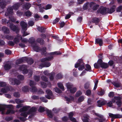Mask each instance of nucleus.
<instances>
[{
	"label": "nucleus",
	"instance_id": "obj_52",
	"mask_svg": "<svg viewBox=\"0 0 122 122\" xmlns=\"http://www.w3.org/2000/svg\"><path fill=\"white\" fill-rule=\"evenodd\" d=\"M54 89L55 91L57 93H61V91L58 88L56 87Z\"/></svg>",
	"mask_w": 122,
	"mask_h": 122
},
{
	"label": "nucleus",
	"instance_id": "obj_47",
	"mask_svg": "<svg viewBox=\"0 0 122 122\" xmlns=\"http://www.w3.org/2000/svg\"><path fill=\"white\" fill-rule=\"evenodd\" d=\"M30 91L32 92H35L37 91V89L35 87L33 86L31 87Z\"/></svg>",
	"mask_w": 122,
	"mask_h": 122
},
{
	"label": "nucleus",
	"instance_id": "obj_50",
	"mask_svg": "<svg viewBox=\"0 0 122 122\" xmlns=\"http://www.w3.org/2000/svg\"><path fill=\"white\" fill-rule=\"evenodd\" d=\"M34 78L35 81H39L40 80V76H34Z\"/></svg>",
	"mask_w": 122,
	"mask_h": 122
},
{
	"label": "nucleus",
	"instance_id": "obj_19",
	"mask_svg": "<svg viewBox=\"0 0 122 122\" xmlns=\"http://www.w3.org/2000/svg\"><path fill=\"white\" fill-rule=\"evenodd\" d=\"M3 32L5 34H8L10 33V30L8 28L5 26H3L2 28Z\"/></svg>",
	"mask_w": 122,
	"mask_h": 122
},
{
	"label": "nucleus",
	"instance_id": "obj_39",
	"mask_svg": "<svg viewBox=\"0 0 122 122\" xmlns=\"http://www.w3.org/2000/svg\"><path fill=\"white\" fill-rule=\"evenodd\" d=\"M9 89L7 87H6L5 88H3L1 89V92L3 93H6L9 91Z\"/></svg>",
	"mask_w": 122,
	"mask_h": 122
},
{
	"label": "nucleus",
	"instance_id": "obj_41",
	"mask_svg": "<svg viewBox=\"0 0 122 122\" xmlns=\"http://www.w3.org/2000/svg\"><path fill=\"white\" fill-rule=\"evenodd\" d=\"M61 53L59 51H55L50 53V54L51 55H57L60 54Z\"/></svg>",
	"mask_w": 122,
	"mask_h": 122
},
{
	"label": "nucleus",
	"instance_id": "obj_3",
	"mask_svg": "<svg viewBox=\"0 0 122 122\" xmlns=\"http://www.w3.org/2000/svg\"><path fill=\"white\" fill-rule=\"evenodd\" d=\"M66 85L68 90L70 91V93H73L76 92V88L73 87V85L71 84L67 83L66 84Z\"/></svg>",
	"mask_w": 122,
	"mask_h": 122
},
{
	"label": "nucleus",
	"instance_id": "obj_42",
	"mask_svg": "<svg viewBox=\"0 0 122 122\" xmlns=\"http://www.w3.org/2000/svg\"><path fill=\"white\" fill-rule=\"evenodd\" d=\"M25 15L26 16L29 17L32 15V13L29 10L25 12Z\"/></svg>",
	"mask_w": 122,
	"mask_h": 122
},
{
	"label": "nucleus",
	"instance_id": "obj_38",
	"mask_svg": "<svg viewBox=\"0 0 122 122\" xmlns=\"http://www.w3.org/2000/svg\"><path fill=\"white\" fill-rule=\"evenodd\" d=\"M19 7V4H14L13 6V9L15 10H17Z\"/></svg>",
	"mask_w": 122,
	"mask_h": 122
},
{
	"label": "nucleus",
	"instance_id": "obj_28",
	"mask_svg": "<svg viewBox=\"0 0 122 122\" xmlns=\"http://www.w3.org/2000/svg\"><path fill=\"white\" fill-rule=\"evenodd\" d=\"M82 119L84 122H87L89 120V117L86 115H84L82 117Z\"/></svg>",
	"mask_w": 122,
	"mask_h": 122
},
{
	"label": "nucleus",
	"instance_id": "obj_23",
	"mask_svg": "<svg viewBox=\"0 0 122 122\" xmlns=\"http://www.w3.org/2000/svg\"><path fill=\"white\" fill-rule=\"evenodd\" d=\"M96 43L99 44L100 46H102L103 44V41L102 40L100 39H96Z\"/></svg>",
	"mask_w": 122,
	"mask_h": 122
},
{
	"label": "nucleus",
	"instance_id": "obj_57",
	"mask_svg": "<svg viewBox=\"0 0 122 122\" xmlns=\"http://www.w3.org/2000/svg\"><path fill=\"white\" fill-rule=\"evenodd\" d=\"M5 38L8 40H12L13 39V37L12 36L7 35L6 36Z\"/></svg>",
	"mask_w": 122,
	"mask_h": 122
},
{
	"label": "nucleus",
	"instance_id": "obj_44",
	"mask_svg": "<svg viewBox=\"0 0 122 122\" xmlns=\"http://www.w3.org/2000/svg\"><path fill=\"white\" fill-rule=\"evenodd\" d=\"M84 99V97L83 96L80 97L78 99L77 102H80L82 101Z\"/></svg>",
	"mask_w": 122,
	"mask_h": 122
},
{
	"label": "nucleus",
	"instance_id": "obj_62",
	"mask_svg": "<svg viewBox=\"0 0 122 122\" xmlns=\"http://www.w3.org/2000/svg\"><path fill=\"white\" fill-rule=\"evenodd\" d=\"M14 96L15 97H20V95L19 93L17 92H15L14 94Z\"/></svg>",
	"mask_w": 122,
	"mask_h": 122
},
{
	"label": "nucleus",
	"instance_id": "obj_20",
	"mask_svg": "<svg viewBox=\"0 0 122 122\" xmlns=\"http://www.w3.org/2000/svg\"><path fill=\"white\" fill-rule=\"evenodd\" d=\"M74 114V113L73 112H71L69 114V116L70 118V120L73 122H77L76 119L74 118H72V117L73 116Z\"/></svg>",
	"mask_w": 122,
	"mask_h": 122
},
{
	"label": "nucleus",
	"instance_id": "obj_59",
	"mask_svg": "<svg viewBox=\"0 0 122 122\" xmlns=\"http://www.w3.org/2000/svg\"><path fill=\"white\" fill-rule=\"evenodd\" d=\"M8 44L11 46H13L14 45L15 43L14 42L12 41H9L8 42Z\"/></svg>",
	"mask_w": 122,
	"mask_h": 122
},
{
	"label": "nucleus",
	"instance_id": "obj_34",
	"mask_svg": "<svg viewBox=\"0 0 122 122\" xmlns=\"http://www.w3.org/2000/svg\"><path fill=\"white\" fill-rule=\"evenodd\" d=\"M14 111L11 109H9L7 110V111L6 113V114H13L14 113Z\"/></svg>",
	"mask_w": 122,
	"mask_h": 122
},
{
	"label": "nucleus",
	"instance_id": "obj_43",
	"mask_svg": "<svg viewBox=\"0 0 122 122\" xmlns=\"http://www.w3.org/2000/svg\"><path fill=\"white\" fill-rule=\"evenodd\" d=\"M5 1L4 2H1L0 3V6L2 9L5 8Z\"/></svg>",
	"mask_w": 122,
	"mask_h": 122
},
{
	"label": "nucleus",
	"instance_id": "obj_26",
	"mask_svg": "<svg viewBox=\"0 0 122 122\" xmlns=\"http://www.w3.org/2000/svg\"><path fill=\"white\" fill-rule=\"evenodd\" d=\"M26 59V57H25L22 59H19L17 60L16 63L17 64H20L21 63L24 61Z\"/></svg>",
	"mask_w": 122,
	"mask_h": 122
},
{
	"label": "nucleus",
	"instance_id": "obj_29",
	"mask_svg": "<svg viewBox=\"0 0 122 122\" xmlns=\"http://www.w3.org/2000/svg\"><path fill=\"white\" fill-rule=\"evenodd\" d=\"M51 64L50 62H47L45 64H41L40 65V66L41 67H47L50 66Z\"/></svg>",
	"mask_w": 122,
	"mask_h": 122
},
{
	"label": "nucleus",
	"instance_id": "obj_32",
	"mask_svg": "<svg viewBox=\"0 0 122 122\" xmlns=\"http://www.w3.org/2000/svg\"><path fill=\"white\" fill-rule=\"evenodd\" d=\"M37 29L38 31L41 32H45L44 28L42 27L39 26L38 27Z\"/></svg>",
	"mask_w": 122,
	"mask_h": 122
},
{
	"label": "nucleus",
	"instance_id": "obj_16",
	"mask_svg": "<svg viewBox=\"0 0 122 122\" xmlns=\"http://www.w3.org/2000/svg\"><path fill=\"white\" fill-rule=\"evenodd\" d=\"M13 10L12 7H9L7 9V11L5 14L6 16L9 15L10 14H12L13 13Z\"/></svg>",
	"mask_w": 122,
	"mask_h": 122
},
{
	"label": "nucleus",
	"instance_id": "obj_27",
	"mask_svg": "<svg viewBox=\"0 0 122 122\" xmlns=\"http://www.w3.org/2000/svg\"><path fill=\"white\" fill-rule=\"evenodd\" d=\"M11 64L10 63L5 65L4 68L5 70H7L10 69L11 67Z\"/></svg>",
	"mask_w": 122,
	"mask_h": 122
},
{
	"label": "nucleus",
	"instance_id": "obj_56",
	"mask_svg": "<svg viewBox=\"0 0 122 122\" xmlns=\"http://www.w3.org/2000/svg\"><path fill=\"white\" fill-rule=\"evenodd\" d=\"M36 84L34 82L32 81H30V85L31 87L34 86Z\"/></svg>",
	"mask_w": 122,
	"mask_h": 122
},
{
	"label": "nucleus",
	"instance_id": "obj_18",
	"mask_svg": "<svg viewBox=\"0 0 122 122\" xmlns=\"http://www.w3.org/2000/svg\"><path fill=\"white\" fill-rule=\"evenodd\" d=\"M98 5L93 2H91L90 3V7L92 8L93 10H97L98 7Z\"/></svg>",
	"mask_w": 122,
	"mask_h": 122
},
{
	"label": "nucleus",
	"instance_id": "obj_30",
	"mask_svg": "<svg viewBox=\"0 0 122 122\" xmlns=\"http://www.w3.org/2000/svg\"><path fill=\"white\" fill-rule=\"evenodd\" d=\"M57 85L63 91H64V87L61 83H57Z\"/></svg>",
	"mask_w": 122,
	"mask_h": 122
},
{
	"label": "nucleus",
	"instance_id": "obj_51",
	"mask_svg": "<svg viewBox=\"0 0 122 122\" xmlns=\"http://www.w3.org/2000/svg\"><path fill=\"white\" fill-rule=\"evenodd\" d=\"M5 53L7 55H9L11 54V51L8 49H6L5 50Z\"/></svg>",
	"mask_w": 122,
	"mask_h": 122
},
{
	"label": "nucleus",
	"instance_id": "obj_15",
	"mask_svg": "<svg viewBox=\"0 0 122 122\" xmlns=\"http://www.w3.org/2000/svg\"><path fill=\"white\" fill-rule=\"evenodd\" d=\"M19 39H22V37L19 34H18L16 37H15L14 40V41L15 43L17 44L19 42Z\"/></svg>",
	"mask_w": 122,
	"mask_h": 122
},
{
	"label": "nucleus",
	"instance_id": "obj_21",
	"mask_svg": "<svg viewBox=\"0 0 122 122\" xmlns=\"http://www.w3.org/2000/svg\"><path fill=\"white\" fill-rule=\"evenodd\" d=\"M107 9L106 8L102 6L99 10V12L102 14L107 12Z\"/></svg>",
	"mask_w": 122,
	"mask_h": 122
},
{
	"label": "nucleus",
	"instance_id": "obj_6",
	"mask_svg": "<svg viewBox=\"0 0 122 122\" xmlns=\"http://www.w3.org/2000/svg\"><path fill=\"white\" fill-rule=\"evenodd\" d=\"M98 63L100 65L101 67L104 69H106L108 67V64L104 62H103L102 60L101 59H99L98 60Z\"/></svg>",
	"mask_w": 122,
	"mask_h": 122
},
{
	"label": "nucleus",
	"instance_id": "obj_53",
	"mask_svg": "<svg viewBox=\"0 0 122 122\" xmlns=\"http://www.w3.org/2000/svg\"><path fill=\"white\" fill-rule=\"evenodd\" d=\"M22 90L24 92H26L28 90V88L27 86H24L22 87Z\"/></svg>",
	"mask_w": 122,
	"mask_h": 122
},
{
	"label": "nucleus",
	"instance_id": "obj_8",
	"mask_svg": "<svg viewBox=\"0 0 122 122\" xmlns=\"http://www.w3.org/2000/svg\"><path fill=\"white\" fill-rule=\"evenodd\" d=\"M46 92L47 94L45 95V97L46 98L49 99L52 98H54L53 97L52 93L50 90L49 89L46 90Z\"/></svg>",
	"mask_w": 122,
	"mask_h": 122
},
{
	"label": "nucleus",
	"instance_id": "obj_45",
	"mask_svg": "<svg viewBox=\"0 0 122 122\" xmlns=\"http://www.w3.org/2000/svg\"><path fill=\"white\" fill-rule=\"evenodd\" d=\"M86 70H88V71H92L91 67L90 66L88 65L87 64L86 65Z\"/></svg>",
	"mask_w": 122,
	"mask_h": 122
},
{
	"label": "nucleus",
	"instance_id": "obj_17",
	"mask_svg": "<svg viewBox=\"0 0 122 122\" xmlns=\"http://www.w3.org/2000/svg\"><path fill=\"white\" fill-rule=\"evenodd\" d=\"M109 116L112 118H120L122 117L121 115L118 114H114L111 113H109Z\"/></svg>",
	"mask_w": 122,
	"mask_h": 122
},
{
	"label": "nucleus",
	"instance_id": "obj_54",
	"mask_svg": "<svg viewBox=\"0 0 122 122\" xmlns=\"http://www.w3.org/2000/svg\"><path fill=\"white\" fill-rule=\"evenodd\" d=\"M41 78L44 81H47L48 79L45 76H43L41 77Z\"/></svg>",
	"mask_w": 122,
	"mask_h": 122
},
{
	"label": "nucleus",
	"instance_id": "obj_9",
	"mask_svg": "<svg viewBox=\"0 0 122 122\" xmlns=\"http://www.w3.org/2000/svg\"><path fill=\"white\" fill-rule=\"evenodd\" d=\"M33 41L31 42L32 46L33 47V49L35 51L38 52L40 51V49L38 46L35 44L34 38L33 39Z\"/></svg>",
	"mask_w": 122,
	"mask_h": 122
},
{
	"label": "nucleus",
	"instance_id": "obj_37",
	"mask_svg": "<svg viewBox=\"0 0 122 122\" xmlns=\"http://www.w3.org/2000/svg\"><path fill=\"white\" fill-rule=\"evenodd\" d=\"M65 98L66 101L70 102H71V101H73L74 100L73 97H70V98L67 97H65Z\"/></svg>",
	"mask_w": 122,
	"mask_h": 122
},
{
	"label": "nucleus",
	"instance_id": "obj_4",
	"mask_svg": "<svg viewBox=\"0 0 122 122\" xmlns=\"http://www.w3.org/2000/svg\"><path fill=\"white\" fill-rule=\"evenodd\" d=\"M78 63L76 64L75 65V68L78 67V70L80 71H82L84 68V63L82 62V60H78Z\"/></svg>",
	"mask_w": 122,
	"mask_h": 122
},
{
	"label": "nucleus",
	"instance_id": "obj_31",
	"mask_svg": "<svg viewBox=\"0 0 122 122\" xmlns=\"http://www.w3.org/2000/svg\"><path fill=\"white\" fill-rule=\"evenodd\" d=\"M99 21L100 20L99 19L97 18H95L93 19L92 22L97 24Z\"/></svg>",
	"mask_w": 122,
	"mask_h": 122
},
{
	"label": "nucleus",
	"instance_id": "obj_46",
	"mask_svg": "<svg viewBox=\"0 0 122 122\" xmlns=\"http://www.w3.org/2000/svg\"><path fill=\"white\" fill-rule=\"evenodd\" d=\"M113 84L115 86L117 87H119L121 85V84L115 82L113 83Z\"/></svg>",
	"mask_w": 122,
	"mask_h": 122
},
{
	"label": "nucleus",
	"instance_id": "obj_11",
	"mask_svg": "<svg viewBox=\"0 0 122 122\" xmlns=\"http://www.w3.org/2000/svg\"><path fill=\"white\" fill-rule=\"evenodd\" d=\"M10 23V27L11 29L13 31H15L16 33L19 32V29L15 25L12 24Z\"/></svg>",
	"mask_w": 122,
	"mask_h": 122
},
{
	"label": "nucleus",
	"instance_id": "obj_58",
	"mask_svg": "<svg viewBox=\"0 0 122 122\" xmlns=\"http://www.w3.org/2000/svg\"><path fill=\"white\" fill-rule=\"evenodd\" d=\"M60 20V19L59 18H56L54 20L53 22V24H55L56 23L58 22Z\"/></svg>",
	"mask_w": 122,
	"mask_h": 122
},
{
	"label": "nucleus",
	"instance_id": "obj_7",
	"mask_svg": "<svg viewBox=\"0 0 122 122\" xmlns=\"http://www.w3.org/2000/svg\"><path fill=\"white\" fill-rule=\"evenodd\" d=\"M10 83L12 85L16 84L18 85L20 84V82L16 79L10 78L9 79Z\"/></svg>",
	"mask_w": 122,
	"mask_h": 122
},
{
	"label": "nucleus",
	"instance_id": "obj_36",
	"mask_svg": "<svg viewBox=\"0 0 122 122\" xmlns=\"http://www.w3.org/2000/svg\"><path fill=\"white\" fill-rule=\"evenodd\" d=\"M27 62L28 64L31 65L33 63V61L32 58H29L27 59Z\"/></svg>",
	"mask_w": 122,
	"mask_h": 122
},
{
	"label": "nucleus",
	"instance_id": "obj_35",
	"mask_svg": "<svg viewBox=\"0 0 122 122\" xmlns=\"http://www.w3.org/2000/svg\"><path fill=\"white\" fill-rule=\"evenodd\" d=\"M52 5L51 4H48L46 5L45 8L43 9L46 10H48L51 8Z\"/></svg>",
	"mask_w": 122,
	"mask_h": 122
},
{
	"label": "nucleus",
	"instance_id": "obj_64",
	"mask_svg": "<svg viewBox=\"0 0 122 122\" xmlns=\"http://www.w3.org/2000/svg\"><path fill=\"white\" fill-rule=\"evenodd\" d=\"M122 10V6H119L117 9V12H120Z\"/></svg>",
	"mask_w": 122,
	"mask_h": 122
},
{
	"label": "nucleus",
	"instance_id": "obj_12",
	"mask_svg": "<svg viewBox=\"0 0 122 122\" xmlns=\"http://www.w3.org/2000/svg\"><path fill=\"white\" fill-rule=\"evenodd\" d=\"M26 66L25 65H23L20 66L19 67V69L23 71V72L24 74H25L28 72V71L26 69Z\"/></svg>",
	"mask_w": 122,
	"mask_h": 122
},
{
	"label": "nucleus",
	"instance_id": "obj_24",
	"mask_svg": "<svg viewBox=\"0 0 122 122\" xmlns=\"http://www.w3.org/2000/svg\"><path fill=\"white\" fill-rule=\"evenodd\" d=\"M115 6H113L109 10L108 9H107V12L108 13H111L114 12L115 11Z\"/></svg>",
	"mask_w": 122,
	"mask_h": 122
},
{
	"label": "nucleus",
	"instance_id": "obj_22",
	"mask_svg": "<svg viewBox=\"0 0 122 122\" xmlns=\"http://www.w3.org/2000/svg\"><path fill=\"white\" fill-rule=\"evenodd\" d=\"M53 58V57L51 56L49 57L43 58L41 60V61L42 62H44L47 61L51 60Z\"/></svg>",
	"mask_w": 122,
	"mask_h": 122
},
{
	"label": "nucleus",
	"instance_id": "obj_10",
	"mask_svg": "<svg viewBox=\"0 0 122 122\" xmlns=\"http://www.w3.org/2000/svg\"><path fill=\"white\" fill-rule=\"evenodd\" d=\"M43 73L45 75L47 76L49 75L50 78L51 80H52L53 79L55 75V73L54 72H52L49 74L48 71H45Z\"/></svg>",
	"mask_w": 122,
	"mask_h": 122
},
{
	"label": "nucleus",
	"instance_id": "obj_40",
	"mask_svg": "<svg viewBox=\"0 0 122 122\" xmlns=\"http://www.w3.org/2000/svg\"><path fill=\"white\" fill-rule=\"evenodd\" d=\"M89 5L90 6V4L89 3H86L83 6V9L86 10L87 9Z\"/></svg>",
	"mask_w": 122,
	"mask_h": 122
},
{
	"label": "nucleus",
	"instance_id": "obj_1",
	"mask_svg": "<svg viewBox=\"0 0 122 122\" xmlns=\"http://www.w3.org/2000/svg\"><path fill=\"white\" fill-rule=\"evenodd\" d=\"M28 109V107L27 106H24L20 109L19 111L20 112H21L20 114V115L24 117H26L27 116V115L31 114L33 112H36L37 110V108L35 107H33L31 108L29 111L26 113L25 112Z\"/></svg>",
	"mask_w": 122,
	"mask_h": 122
},
{
	"label": "nucleus",
	"instance_id": "obj_14",
	"mask_svg": "<svg viewBox=\"0 0 122 122\" xmlns=\"http://www.w3.org/2000/svg\"><path fill=\"white\" fill-rule=\"evenodd\" d=\"M20 25L21 26L22 30L24 31H26L27 30V24L24 21H22L20 23Z\"/></svg>",
	"mask_w": 122,
	"mask_h": 122
},
{
	"label": "nucleus",
	"instance_id": "obj_48",
	"mask_svg": "<svg viewBox=\"0 0 122 122\" xmlns=\"http://www.w3.org/2000/svg\"><path fill=\"white\" fill-rule=\"evenodd\" d=\"M37 41L41 44H42L43 42V40L40 38H39L37 39Z\"/></svg>",
	"mask_w": 122,
	"mask_h": 122
},
{
	"label": "nucleus",
	"instance_id": "obj_55",
	"mask_svg": "<svg viewBox=\"0 0 122 122\" xmlns=\"http://www.w3.org/2000/svg\"><path fill=\"white\" fill-rule=\"evenodd\" d=\"M41 86L43 88H45L47 86V84L43 82H41Z\"/></svg>",
	"mask_w": 122,
	"mask_h": 122
},
{
	"label": "nucleus",
	"instance_id": "obj_60",
	"mask_svg": "<svg viewBox=\"0 0 122 122\" xmlns=\"http://www.w3.org/2000/svg\"><path fill=\"white\" fill-rule=\"evenodd\" d=\"M41 100L44 102H47V101L46 100L44 97H42L40 98Z\"/></svg>",
	"mask_w": 122,
	"mask_h": 122
},
{
	"label": "nucleus",
	"instance_id": "obj_33",
	"mask_svg": "<svg viewBox=\"0 0 122 122\" xmlns=\"http://www.w3.org/2000/svg\"><path fill=\"white\" fill-rule=\"evenodd\" d=\"M31 5L29 3H26L23 7V8L25 9H28L31 6Z\"/></svg>",
	"mask_w": 122,
	"mask_h": 122
},
{
	"label": "nucleus",
	"instance_id": "obj_61",
	"mask_svg": "<svg viewBox=\"0 0 122 122\" xmlns=\"http://www.w3.org/2000/svg\"><path fill=\"white\" fill-rule=\"evenodd\" d=\"M31 98L33 99L36 100L38 99L39 98V97L37 96L34 95L32 96Z\"/></svg>",
	"mask_w": 122,
	"mask_h": 122
},
{
	"label": "nucleus",
	"instance_id": "obj_13",
	"mask_svg": "<svg viewBox=\"0 0 122 122\" xmlns=\"http://www.w3.org/2000/svg\"><path fill=\"white\" fill-rule=\"evenodd\" d=\"M107 102L105 100H101L97 102V106L99 107H101L102 106L105 105L107 103Z\"/></svg>",
	"mask_w": 122,
	"mask_h": 122
},
{
	"label": "nucleus",
	"instance_id": "obj_25",
	"mask_svg": "<svg viewBox=\"0 0 122 122\" xmlns=\"http://www.w3.org/2000/svg\"><path fill=\"white\" fill-rule=\"evenodd\" d=\"M6 106L5 105H0V111L2 112V114L4 113V111L5 110Z\"/></svg>",
	"mask_w": 122,
	"mask_h": 122
},
{
	"label": "nucleus",
	"instance_id": "obj_2",
	"mask_svg": "<svg viewBox=\"0 0 122 122\" xmlns=\"http://www.w3.org/2000/svg\"><path fill=\"white\" fill-rule=\"evenodd\" d=\"M121 97H115L112 99V101H110L107 103V105L109 107H111L112 106V102L114 103L116 101V103L118 107H120L121 105Z\"/></svg>",
	"mask_w": 122,
	"mask_h": 122
},
{
	"label": "nucleus",
	"instance_id": "obj_63",
	"mask_svg": "<svg viewBox=\"0 0 122 122\" xmlns=\"http://www.w3.org/2000/svg\"><path fill=\"white\" fill-rule=\"evenodd\" d=\"M28 24L30 26H32L34 24V22L32 21H30L28 23Z\"/></svg>",
	"mask_w": 122,
	"mask_h": 122
},
{
	"label": "nucleus",
	"instance_id": "obj_5",
	"mask_svg": "<svg viewBox=\"0 0 122 122\" xmlns=\"http://www.w3.org/2000/svg\"><path fill=\"white\" fill-rule=\"evenodd\" d=\"M46 111L48 116L52 118V115L51 113V111L47 109L46 108L45 109L43 107L41 106L39 107L38 110V111L41 112H43L44 111Z\"/></svg>",
	"mask_w": 122,
	"mask_h": 122
},
{
	"label": "nucleus",
	"instance_id": "obj_49",
	"mask_svg": "<svg viewBox=\"0 0 122 122\" xmlns=\"http://www.w3.org/2000/svg\"><path fill=\"white\" fill-rule=\"evenodd\" d=\"M15 102L17 104L21 103L24 102L23 100H21L19 99H17L16 100Z\"/></svg>",
	"mask_w": 122,
	"mask_h": 122
}]
</instances>
